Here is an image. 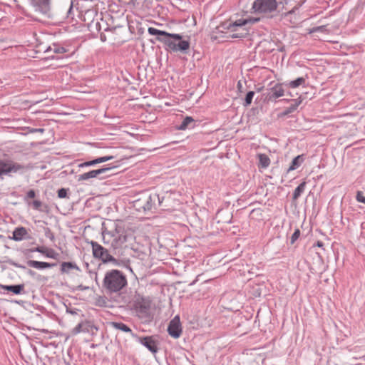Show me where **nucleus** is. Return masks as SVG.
<instances>
[{
  "mask_svg": "<svg viewBox=\"0 0 365 365\" xmlns=\"http://www.w3.org/2000/svg\"><path fill=\"white\" fill-rule=\"evenodd\" d=\"M27 265L37 269H43L56 267L57 263H49L46 262H40L36 260H28Z\"/></svg>",
  "mask_w": 365,
  "mask_h": 365,
  "instance_id": "nucleus-19",
  "label": "nucleus"
},
{
  "mask_svg": "<svg viewBox=\"0 0 365 365\" xmlns=\"http://www.w3.org/2000/svg\"><path fill=\"white\" fill-rule=\"evenodd\" d=\"M125 275L118 269H112L105 274L103 289L108 294L118 293L127 285Z\"/></svg>",
  "mask_w": 365,
  "mask_h": 365,
  "instance_id": "nucleus-5",
  "label": "nucleus"
},
{
  "mask_svg": "<svg viewBox=\"0 0 365 365\" xmlns=\"http://www.w3.org/2000/svg\"><path fill=\"white\" fill-rule=\"evenodd\" d=\"M44 129L43 128H31L29 130V133H43L44 132Z\"/></svg>",
  "mask_w": 365,
  "mask_h": 365,
  "instance_id": "nucleus-39",
  "label": "nucleus"
},
{
  "mask_svg": "<svg viewBox=\"0 0 365 365\" xmlns=\"http://www.w3.org/2000/svg\"><path fill=\"white\" fill-rule=\"evenodd\" d=\"M27 273L31 277H34L36 274V272L31 269H29Z\"/></svg>",
  "mask_w": 365,
  "mask_h": 365,
  "instance_id": "nucleus-42",
  "label": "nucleus"
},
{
  "mask_svg": "<svg viewBox=\"0 0 365 365\" xmlns=\"http://www.w3.org/2000/svg\"><path fill=\"white\" fill-rule=\"evenodd\" d=\"M111 326L116 329L120 330L123 332L130 333L133 335L131 329L123 322H113L111 323Z\"/></svg>",
  "mask_w": 365,
  "mask_h": 365,
  "instance_id": "nucleus-26",
  "label": "nucleus"
},
{
  "mask_svg": "<svg viewBox=\"0 0 365 365\" xmlns=\"http://www.w3.org/2000/svg\"><path fill=\"white\" fill-rule=\"evenodd\" d=\"M139 342L145 346L153 354H155L158 351L156 341L153 336H144L138 338Z\"/></svg>",
  "mask_w": 365,
  "mask_h": 365,
  "instance_id": "nucleus-17",
  "label": "nucleus"
},
{
  "mask_svg": "<svg viewBox=\"0 0 365 365\" xmlns=\"http://www.w3.org/2000/svg\"><path fill=\"white\" fill-rule=\"evenodd\" d=\"M259 21V18L240 19L234 22H224L218 29H227L228 36L232 38H242L249 35V29L247 25L253 24Z\"/></svg>",
  "mask_w": 365,
  "mask_h": 365,
  "instance_id": "nucleus-4",
  "label": "nucleus"
},
{
  "mask_svg": "<svg viewBox=\"0 0 365 365\" xmlns=\"http://www.w3.org/2000/svg\"><path fill=\"white\" fill-rule=\"evenodd\" d=\"M39 252L43 255H45L46 257L51 258V259H57L58 257V253H57L53 249H48L44 246H38L34 248H30L27 249L24 251V255L27 257L29 256V254L30 252Z\"/></svg>",
  "mask_w": 365,
  "mask_h": 365,
  "instance_id": "nucleus-12",
  "label": "nucleus"
},
{
  "mask_svg": "<svg viewBox=\"0 0 365 365\" xmlns=\"http://www.w3.org/2000/svg\"><path fill=\"white\" fill-rule=\"evenodd\" d=\"M306 182L305 181H303L302 182H301L296 188L295 190H294V192H293V195H292V199L293 200H297L299 197L300 195H302V193L304 192V190H305V187H306Z\"/></svg>",
  "mask_w": 365,
  "mask_h": 365,
  "instance_id": "nucleus-27",
  "label": "nucleus"
},
{
  "mask_svg": "<svg viewBox=\"0 0 365 365\" xmlns=\"http://www.w3.org/2000/svg\"><path fill=\"white\" fill-rule=\"evenodd\" d=\"M148 32L150 35L156 36V40L164 43L166 50L183 54L189 53L190 43L189 40L183 39L182 35L168 33L153 27H149Z\"/></svg>",
  "mask_w": 365,
  "mask_h": 365,
  "instance_id": "nucleus-1",
  "label": "nucleus"
},
{
  "mask_svg": "<svg viewBox=\"0 0 365 365\" xmlns=\"http://www.w3.org/2000/svg\"><path fill=\"white\" fill-rule=\"evenodd\" d=\"M114 158V156L113 155H107V156H103L100 158H97L94 160L86 161L84 163H82L78 165L79 168H84V167H89L93 166L98 163H104L110 160H113Z\"/></svg>",
  "mask_w": 365,
  "mask_h": 365,
  "instance_id": "nucleus-20",
  "label": "nucleus"
},
{
  "mask_svg": "<svg viewBox=\"0 0 365 365\" xmlns=\"http://www.w3.org/2000/svg\"><path fill=\"white\" fill-rule=\"evenodd\" d=\"M24 169V166L11 160H0V178L3 179L4 175H11V173Z\"/></svg>",
  "mask_w": 365,
  "mask_h": 365,
  "instance_id": "nucleus-9",
  "label": "nucleus"
},
{
  "mask_svg": "<svg viewBox=\"0 0 365 365\" xmlns=\"http://www.w3.org/2000/svg\"><path fill=\"white\" fill-rule=\"evenodd\" d=\"M83 324L82 322L81 323H78L76 327H74L72 331H71V333L73 335H76L81 332H83Z\"/></svg>",
  "mask_w": 365,
  "mask_h": 365,
  "instance_id": "nucleus-33",
  "label": "nucleus"
},
{
  "mask_svg": "<svg viewBox=\"0 0 365 365\" xmlns=\"http://www.w3.org/2000/svg\"><path fill=\"white\" fill-rule=\"evenodd\" d=\"M114 168H115L114 166H113V167H103V168H101L98 169V170H91L89 172H87V173H83V174H81V175H78L77 180L78 182H80V181L87 180H88L90 178H98L100 175L104 174L106 172L112 170Z\"/></svg>",
  "mask_w": 365,
  "mask_h": 365,
  "instance_id": "nucleus-14",
  "label": "nucleus"
},
{
  "mask_svg": "<svg viewBox=\"0 0 365 365\" xmlns=\"http://www.w3.org/2000/svg\"><path fill=\"white\" fill-rule=\"evenodd\" d=\"M0 287L4 290L13 292L15 294H20L24 291V284L1 285Z\"/></svg>",
  "mask_w": 365,
  "mask_h": 365,
  "instance_id": "nucleus-22",
  "label": "nucleus"
},
{
  "mask_svg": "<svg viewBox=\"0 0 365 365\" xmlns=\"http://www.w3.org/2000/svg\"><path fill=\"white\" fill-rule=\"evenodd\" d=\"M102 234L105 243L106 237L109 238L108 241L111 239L110 244L113 253L118 257L123 255V250L128 247L127 242L133 238V235L120 225H115L113 230L103 231Z\"/></svg>",
  "mask_w": 365,
  "mask_h": 365,
  "instance_id": "nucleus-2",
  "label": "nucleus"
},
{
  "mask_svg": "<svg viewBox=\"0 0 365 365\" xmlns=\"http://www.w3.org/2000/svg\"><path fill=\"white\" fill-rule=\"evenodd\" d=\"M283 101L286 102H292V104L290 106L284 109L283 112L280 113L278 115L279 117H284L294 112L302 102L301 96L297 99H284Z\"/></svg>",
  "mask_w": 365,
  "mask_h": 365,
  "instance_id": "nucleus-18",
  "label": "nucleus"
},
{
  "mask_svg": "<svg viewBox=\"0 0 365 365\" xmlns=\"http://www.w3.org/2000/svg\"><path fill=\"white\" fill-rule=\"evenodd\" d=\"M68 269H76L78 271H81L79 267L75 263L72 262H64L61 263V272L62 273L68 272Z\"/></svg>",
  "mask_w": 365,
  "mask_h": 365,
  "instance_id": "nucleus-24",
  "label": "nucleus"
},
{
  "mask_svg": "<svg viewBox=\"0 0 365 365\" xmlns=\"http://www.w3.org/2000/svg\"><path fill=\"white\" fill-rule=\"evenodd\" d=\"M232 219V213L228 209H221L217 211L215 220L217 223L229 224Z\"/></svg>",
  "mask_w": 365,
  "mask_h": 365,
  "instance_id": "nucleus-15",
  "label": "nucleus"
},
{
  "mask_svg": "<svg viewBox=\"0 0 365 365\" xmlns=\"http://www.w3.org/2000/svg\"><path fill=\"white\" fill-rule=\"evenodd\" d=\"M167 201L165 196H160L158 193L153 192L149 195L145 194L135 200L133 207L137 211L144 212L158 208L165 210L169 209Z\"/></svg>",
  "mask_w": 365,
  "mask_h": 365,
  "instance_id": "nucleus-3",
  "label": "nucleus"
},
{
  "mask_svg": "<svg viewBox=\"0 0 365 365\" xmlns=\"http://www.w3.org/2000/svg\"><path fill=\"white\" fill-rule=\"evenodd\" d=\"M32 205L34 209L38 210L41 206V202L40 200H34Z\"/></svg>",
  "mask_w": 365,
  "mask_h": 365,
  "instance_id": "nucleus-37",
  "label": "nucleus"
},
{
  "mask_svg": "<svg viewBox=\"0 0 365 365\" xmlns=\"http://www.w3.org/2000/svg\"><path fill=\"white\" fill-rule=\"evenodd\" d=\"M36 196V192L34 190H30L28 191L27 194H26V198H34Z\"/></svg>",
  "mask_w": 365,
  "mask_h": 365,
  "instance_id": "nucleus-38",
  "label": "nucleus"
},
{
  "mask_svg": "<svg viewBox=\"0 0 365 365\" xmlns=\"http://www.w3.org/2000/svg\"><path fill=\"white\" fill-rule=\"evenodd\" d=\"M168 332L170 336L174 339H178L182 334V328L180 325L179 317H175L169 323L168 327Z\"/></svg>",
  "mask_w": 365,
  "mask_h": 365,
  "instance_id": "nucleus-13",
  "label": "nucleus"
},
{
  "mask_svg": "<svg viewBox=\"0 0 365 365\" xmlns=\"http://www.w3.org/2000/svg\"><path fill=\"white\" fill-rule=\"evenodd\" d=\"M360 359H365V355L361 356Z\"/></svg>",
  "mask_w": 365,
  "mask_h": 365,
  "instance_id": "nucleus-47",
  "label": "nucleus"
},
{
  "mask_svg": "<svg viewBox=\"0 0 365 365\" xmlns=\"http://www.w3.org/2000/svg\"><path fill=\"white\" fill-rule=\"evenodd\" d=\"M306 83V78L304 77H299L294 81L284 83V85L288 88H295L299 86H304Z\"/></svg>",
  "mask_w": 365,
  "mask_h": 365,
  "instance_id": "nucleus-23",
  "label": "nucleus"
},
{
  "mask_svg": "<svg viewBox=\"0 0 365 365\" xmlns=\"http://www.w3.org/2000/svg\"><path fill=\"white\" fill-rule=\"evenodd\" d=\"M356 200L365 204V197L361 191H358L356 196Z\"/></svg>",
  "mask_w": 365,
  "mask_h": 365,
  "instance_id": "nucleus-35",
  "label": "nucleus"
},
{
  "mask_svg": "<svg viewBox=\"0 0 365 365\" xmlns=\"http://www.w3.org/2000/svg\"><path fill=\"white\" fill-rule=\"evenodd\" d=\"M68 191V189H66V188H61V189H59L58 190V197L59 198L68 197V196H67Z\"/></svg>",
  "mask_w": 365,
  "mask_h": 365,
  "instance_id": "nucleus-34",
  "label": "nucleus"
},
{
  "mask_svg": "<svg viewBox=\"0 0 365 365\" xmlns=\"http://www.w3.org/2000/svg\"><path fill=\"white\" fill-rule=\"evenodd\" d=\"M299 236H300V230H299V229L297 228L294 230V233L291 236L290 243L292 245H293L298 240Z\"/></svg>",
  "mask_w": 365,
  "mask_h": 365,
  "instance_id": "nucleus-32",
  "label": "nucleus"
},
{
  "mask_svg": "<svg viewBox=\"0 0 365 365\" xmlns=\"http://www.w3.org/2000/svg\"><path fill=\"white\" fill-rule=\"evenodd\" d=\"M287 95H289V96H293V95H292V93H290V92H288V93H287Z\"/></svg>",
  "mask_w": 365,
  "mask_h": 365,
  "instance_id": "nucleus-45",
  "label": "nucleus"
},
{
  "mask_svg": "<svg viewBox=\"0 0 365 365\" xmlns=\"http://www.w3.org/2000/svg\"><path fill=\"white\" fill-rule=\"evenodd\" d=\"M53 51L55 53H63L67 51L66 48L58 43H53L46 50V52L48 53Z\"/></svg>",
  "mask_w": 365,
  "mask_h": 365,
  "instance_id": "nucleus-28",
  "label": "nucleus"
},
{
  "mask_svg": "<svg viewBox=\"0 0 365 365\" xmlns=\"http://www.w3.org/2000/svg\"><path fill=\"white\" fill-rule=\"evenodd\" d=\"M77 289L78 290L83 291V290L88 289V287L81 284V285L78 286Z\"/></svg>",
  "mask_w": 365,
  "mask_h": 365,
  "instance_id": "nucleus-41",
  "label": "nucleus"
},
{
  "mask_svg": "<svg viewBox=\"0 0 365 365\" xmlns=\"http://www.w3.org/2000/svg\"><path fill=\"white\" fill-rule=\"evenodd\" d=\"M9 263L11 265H12V266H14V267H17V268H21V269H25V268H26V267H25V266H24V265H22V264H19V263H17V262H14V261H12V260H10V261L9 262Z\"/></svg>",
  "mask_w": 365,
  "mask_h": 365,
  "instance_id": "nucleus-36",
  "label": "nucleus"
},
{
  "mask_svg": "<svg viewBox=\"0 0 365 365\" xmlns=\"http://www.w3.org/2000/svg\"><path fill=\"white\" fill-rule=\"evenodd\" d=\"M11 240L19 242L23 240H29L31 236L29 235L28 230L24 227H18L14 229L12 233Z\"/></svg>",
  "mask_w": 365,
  "mask_h": 365,
  "instance_id": "nucleus-16",
  "label": "nucleus"
},
{
  "mask_svg": "<svg viewBox=\"0 0 365 365\" xmlns=\"http://www.w3.org/2000/svg\"><path fill=\"white\" fill-rule=\"evenodd\" d=\"M237 87H238V89H239L240 91H241V88H242V83H241V82H240V81H239V82L237 83Z\"/></svg>",
  "mask_w": 365,
  "mask_h": 365,
  "instance_id": "nucleus-44",
  "label": "nucleus"
},
{
  "mask_svg": "<svg viewBox=\"0 0 365 365\" xmlns=\"http://www.w3.org/2000/svg\"><path fill=\"white\" fill-rule=\"evenodd\" d=\"M254 96H255L254 91H249L247 93L245 100H244V102H243V106L245 107H247L252 103Z\"/></svg>",
  "mask_w": 365,
  "mask_h": 365,
  "instance_id": "nucleus-31",
  "label": "nucleus"
},
{
  "mask_svg": "<svg viewBox=\"0 0 365 365\" xmlns=\"http://www.w3.org/2000/svg\"><path fill=\"white\" fill-rule=\"evenodd\" d=\"M278 2L277 0H255L252 10L255 14H268L277 11Z\"/></svg>",
  "mask_w": 365,
  "mask_h": 365,
  "instance_id": "nucleus-8",
  "label": "nucleus"
},
{
  "mask_svg": "<svg viewBox=\"0 0 365 365\" xmlns=\"http://www.w3.org/2000/svg\"><path fill=\"white\" fill-rule=\"evenodd\" d=\"M283 85L284 83H277L274 86L267 89V92L263 94L264 100L267 102H276L277 98L284 96Z\"/></svg>",
  "mask_w": 365,
  "mask_h": 365,
  "instance_id": "nucleus-11",
  "label": "nucleus"
},
{
  "mask_svg": "<svg viewBox=\"0 0 365 365\" xmlns=\"http://www.w3.org/2000/svg\"><path fill=\"white\" fill-rule=\"evenodd\" d=\"M72 9V5L70 6L69 11Z\"/></svg>",
  "mask_w": 365,
  "mask_h": 365,
  "instance_id": "nucleus-48",
  "label": "nucleus"
},
{
  "mask_svg": "<svg viewBox=\"0 0 365 365\" xmlns=\"http://www.w3.org/2000/svg\"><path fill=\"white\" fill-rule=\"evenodd\" d=\"M304 160V158H303V155H297L292 160V163H291V165L289 167V168L287 169V172H289L291 170H296L297 168H298L301 164L302 163Z\"/></svg>",
  "mask_w": 365,
  "mask_h": 365,
  "instance_id": "nucleus-25",
  "label": "nucleus"
},
{
  "mask_svg": "<svg viewBox=\"0 0 365 365\" xmlns=\"http://www.w3.org/2000/svg\"><path fill=\"white\" fill-rule=\"evenodd\" d=\"M83 324V332H93V329L98 330V328L93 324L91 322L85 321L82 322Z\"/></svg>",
  "mask_w": 365,
  "mask_h": 365,
  "instance_id": "nucleus-30",
  "label": "nucleus"
},
{
  "mask_svg": "<svg viewBox=\"0 0 365 365\" xmlns=\"http://www.w3.org/2000/svg\"><path fill=\"white\" fill-rule=\"evenodd\" d=\"M259 158V165L263 168H266L269 165L270 160L269 157L265 154H259L258 155Z\"/></svg>",
  "mask_w": 365,
  "mask_h": 365,
  "instance_id": "nucleus-29",
  "label": "nucleus"
},
{
  "mask_svg": "<svg viewBox=\"0 0 365 365\" xmlns=\"http://www.w3.org/2000/svg\"><path fill=\"white\" fill-rule=\"evenodd\" d=\"M262 88H263V87L259 88H258V89H257V91H261Z\"/></svg>",
  "mask_w": 365,
  "mask_h": 365,
  "instance_id": "nucleus-46",
  "label": "nucleus"
},
{
  "mask_svg": "<svg viewBox=\"0 0 365 365\" xmlns=\"http://www.w3.org/2000/svg\"><path fill=\"white\" fill-rule=\"evenodd\" d=\"M196 122L197 120H195L192 117L186 116L183 118L181 123L177 126V128L180 130L193 128L196 125Z\"/></svg>",
  "mask_w": 365,
  "mask_h": 365,
  "instance_id": "nucleus-21",
  "label": "nucleus"
},
{
  "mask_svg": "<svg viewBox=\"0 0 365 365\" xmlns=\"http://www.w3.org/2000/svg\"><path fill=\"white\" fill-rule=\"evenodd\" d=\"M66 312L68 313H70L72 315H76V314H78V312H80V310L77 309H67Z\"/></svg>",
  "mask_w": 365,
  "mask_h": 365,
  "instance_id": "nucleus-40",
  "label": "nucleus"
},
{
  "mask_svg": "<svg viewBox=\"0 0 365 365\" xmlns=\"http://www.w3.org/2000/svg\"><path fill=\"white\" fill-rule=\"evenodd\" d=\"M316 245H317V247H323V245H324L323 242H321V241H317V244H316Z\"/></svg>",
  "mask_w": 365,
  "mask_h": 365,
  "instance_id": "nucleus-43",
  "label": "nucleus"
},
{
  "mask_svg": "<svg viewBox=\"0 0 365 365\" xmlns=\"http://www.w3.org/2000/svg\"><path fill=\"white\" fill-rule=\"evenodd\" d=\"M29 4L33 7L36 12L42 15L50 16L51 15V0H28Z\"/></svg>",
  "mask_w": 365,
  "mask_h": 365,
  "instance_id": "nucleus-10",
  "label": "nucleus"
},
{
  "mask_svg": "<svg viewBox=\"0 0 365 365\" xmlns=\"http://www.w3.org/2000/svg\"><path fill=\"white\" fill-rule=\"evenodd\" d=\"M92 247V252L94 258L101 259L103 263H111L113 265H120V262L124 263L123 260L116 259L111 255L108 250L98 244L97 242H90Z\"/></svg>",
  "mask_w": 365,
  "mask_h": 365,
  "instance_id": "nucleus-7",
  "label": "nucleus"
},
{
  "mask_svg": "<svg viewBox=\"0 0 365 365\" xmlns=\"http://www.w3.org/2000/svg\"><path fill=\"white\" fill-rule=\"evenodd\" d=\"M130 304L132 309L143 322L150 323L153 320V317L150 312L151 301L148 298L135 293Z\"/></svg>",
  "mask_w": 365,
  "mask_h": 365,
  "instance_id": "nucleus-6",
  "label": "nucleus"
}]
</instances>
